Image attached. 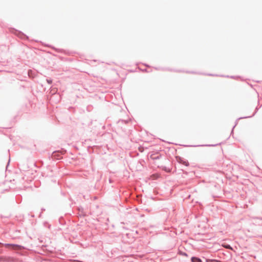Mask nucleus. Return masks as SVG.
<instances>
[{
	"label": "nucleus",
	"instance_id": "nucleus-11",
	"mask_svg": "<svg viewBox=\"0 0 262 262\" xmlns=\"http://www.w3.org/2000/svg\"><path fill=\"white\" fill-rule=\"evenodd\" d=\"M249 117H241L239 118H238V119H242V118H248Z\"/></svg>",
	"mask_w": 262,
	"mask_h": 262
},
{
	"label": "nucleus",
	"instance_id": "nucleus-3",
	"mask_svg": "<svg viewBox=\"0 0 262 262\" xmlns=\"http://www.w3.org/2000/svg\"><path fill=\"white\" fill-rule=\"evenodd\" d=\"M191 262H202L200 258L194 256L191 257Z\"/></svg>",
	"mask_w": 262,
	"mask_h": 262
},
{
	"label": "nucleus",
	"instance_id": "nucleus-4",
	"mask_svg": "<svg viewBox=\"0 0 262 262\" xmlns=\"http://www.w3.org/2000/svg\"><path fill=\"white\" fill-rule=\"evenodd\" d=\"M9 257H5V256H0V262L2 261H9Z\"/></svg>",
	"mask_w": 262,
	"mask_h": 262
},
{
	"label": "nucleus",
	"instance_id": "nucleus-10",
	"mask_svg": "<svg viewBox=\"0 0 262 262\" xmlns=\"http://www.w3.org/2000/svg\"><path fill=\"white\" fill-rule=\"evenodd\" d=\"M159 158H160V157L158 156L153 158V159L154 160H158V159H159Z\"/></svg>",
	"mask_w": 262,
	"mask_h": 262
},
{
	"label": "nucleus",
	"instance_id": "nucleus-2",
	"mask_svg": "<svg viewBox=\"0 0 262 262\" xmlns=\"http://www.w3.org/2000/svg\"><path fill=\"white\" fill-rule=\"evenodd\" d=\"M3 245L5 246L6 247L11 248L13 249H15L16 248H17L18 249H20L21 248V246L20 245H17V244H3Z\"/></svg>",
	"mask_w": 262,
	"mask_h": 262
},
{
	"label": "nucleus",
	"instance_id": "nucleus-12",
	"mask_svg": "<svg viewBox=\"0 0 262 262\" xmlns=\"http://www.w3.org/2000/svg\"><path fill=\"white\" fill-rule=\"evenodd\" d=\"M3 252V250L2 249H0V253H2Z\"/></svg>",
	"mask_w": 262,
	"mask_h": 262
},
{
	"label": "nucleus",
	"instance_id": "nucleus-6",
	"mask_svg": "<svg viewBox=\"0 0 262 262\" xmlns=\"http://www.w3.org/2000/svg\"><path fill=\"white\" fill-rule=\"evenodd\" d=\"M206 262H220L218 260L206 259Z\"/></svg>",
	"mask_w": 262,
	"mask_h": 262
},
{
	"label": "nucleus",
	"instance_id": "nucleus-8",
	"mask_svg": "<svg viewBox=\"0 0 262 262\" xmlns=\"http://www.w3.org/2000/svg\"><path fill=\"white\" fill-rule=\"evenodd\" d=\"M47 80V83H48V84H52V80L51 78H50V79H47V80Z\"/></svg>",
	"mask_w": 262,
	"mask_h": 262
},
{
	"label": "nucleus",
	"instance_id": "nucleus-7",
	"mask_svg": "<svg viewBox=\"0 0 262 262\" xmlns=\"http://www.w3.org/2000/svg\"><path fill=\"white\" fill-rule=\"evenodd\" d=\"M124 122L125 123H127L128 122V121L123 120H119L118 121V123H123Z\"/></svg>",
	"mask_w": 262,
	"mask_h": 262
},
{
	"label": "nucleus",
	"instance_id": "nucleus-5",
	"mask_svg": "<svg viewBox=\"0 0 262 262\" xmlns=\"http://www.w3.org/2000/svg\"><path fill=\"white\" fill-rule=\"evenodd\" d=\"M78 211L79 212L80 215H82V216L85 215V214L83 211V208L82 207H78Z\"/></svg>",
	"mask_w": 262,
	"mask_h": 262
},
{
	"label": "nucleus",
	"instance_id": "nucleus-9",
	"mask_svg": "<svg viewBox=\"0 0 262 262\" xmlns=\"http://www.w3.org/2000/svg\"><path fill=\"white\" fill-rule=\"evenodd\" d=\"M181 254L182 255H184V256H187V253H185V252H181Z\"/></svg>",
	"mask_w": 262,
	"mask_h": 262
},
{
	"label": "nucleus",
	"instance_id": "nucleus-1",
	"mask_svg": "<svg viewBox=\"0 0 262 262\" xmlns=\"http://www.w3.org/2000/svg\"><path fill=\"white\" fill-rule=\"evenodd\" d=\"M177 161L181 164H184L186 166H188L189 165V163L188 161L185 160L183 158L177 156L176 157Z\"/></svg>",
	"mask_w": 262,
	"mask_h": 262
}]
</instances>
